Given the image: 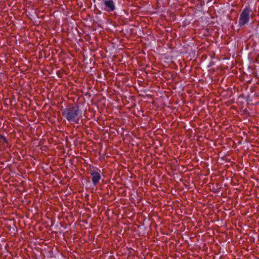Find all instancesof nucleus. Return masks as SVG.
<instances>
[{"instance_id":"obj_1","label":"nucleus","mask_w":259,"mask_h":259,"mask_svg":"<svg viewBox=\"0 0 259 259\" xmlns=\"http://www.w3.org/2000/svg\"><path fill=\"white\" fill-rule=\"evenodd\" d=\"M62 115L69 122L78 123V107L72 104H68L65 108L61 109Z\"/></svg>"},{"instance_id":"obj_2","label":"nucleus","mask_w":259,"mask_h":259,"mask_svg":"<svg viewBox=\"0 0 259 259\" xmlns=\"http://www.w3.org/2000/svg\"><path fill=\"white\" fill-rule=\"evenodd\" d=\"M250 10L246 7L241 12L239 19V25L243 26L248 23L249 19Z\"/></svg>"},{"instance_id":"obj_3","label":"nucleus","mask_w":259,"mask_h":259,"mask_svg":"<svg viewBox=\"0 0 259 259\" xmlns=\"http://www.w3.org/2000/svg\"><path fill=\"white\" fill-rule=\"evenodd\" d=\"M90 174L92 183L94 186H96L101 179V170L98 168L93 167L91 169Z\"/></svg>"},{"instance_id":"obj_4","label":"nucleus","mask_w":259,"mask_h":259,"mask_svg":"<svg viewBox=\"0 0 259 259\" xmlns=\"http://www.w3.org/2000/svg\"><path fill=\"white\" fill-rule=\"evenodd\" d=\"M104 5L106 7L105 9L107 12H113L115 9L114 2L112 0L104 1Z\"/></svg>"},{"instance_id":"obj_5","label":"nucleus","mask_w":259,"mask_h":259,"mask_svg":"<svg viewBox=\"0 0 259 259\" xmlns=\"http://www.w3.org/2000/svg\"><path fill=\"white\" fill-rule=\"evenodd\" d=\"M0 140L6 144H8V143L7 139L4 136H1L0 137Z\"/></svg>"}]
</instances>
